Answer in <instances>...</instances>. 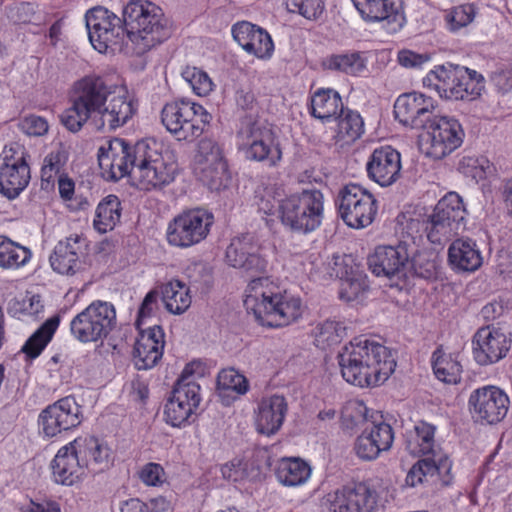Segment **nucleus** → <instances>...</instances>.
<instances>
[{
    "mask_svg": "<svg viewBox=\"0 0 512 512\" xmlns=\"http://www.w3.org/2000/svg\"><path fill=\"white\" fill-rule=\"evenodd\" d=\"M282 192L276 185H260L255 190L254 205L267 223L277 219L286 230L303 235L321 226L324 195L320 190L302 189L286 196Z\"/></svg>",
    "mask_w": 512,
    "mask_h": 512,
    "instance_id": "obj_1",
    "label": "nucleus"
},
{
    "mask_svg": "<svg viewBox=\"0 0 512 512\" xmlns=\"http://www.w3.org/2000/svg\"><path fill=\"white\" fill-rule=\"evenodd\" d=\"M243 304L255 322L267 329H281L295 324L302 319L305 311L299 295L281 289L267 276L248 282Z\"/></svg>",
    "mask_w": 512,
    "mask_h": 512,
    "instance_id": "obj_2",
    "label": "nucleus"
},
{
    "mask_svg": "<svg viewBox=\"0 0 512 512\" xmlns=\"http://www.w3.org/2000/svg\"><path fill=\"white\" fill-rule=\"evenodd\" d=\"M338 361L343 379L360 388L381 385L397 365L388 347L362 336L354 338L343 347Z\"/></svg>",
    "mask_w": 512,
    "mask_h": 512,
    "instance_id": "obj_3",
    "label": "nucleus"
},
{
    "mask_svg": "<svg viewBox=\"0 0 512 512\" xmlns=\"http://www.w3.org/2000/svg\"><path fill=\"white\" fill-rule=\"evenodd\" d=\"M127 49L141 56L168 39L171 28L163 10L150 1L131 0L123 9Z\"/></svg>",
    "mask_w": 512,
    "mask_h": 512,
    "instance_id": "obj_4",
    "label": "nucleus"
},
{
    "mask_svg": "<svg viewBox=\"0 0 512 512\" xmlns=\"http://www.w3.org/2000/svg\"><path fill=\"white\" fill-rule=\"evenodd\" d=\"M147 140L135 144L136 168L132 174L134 184L139 190H161L173 183L179 174V164L169 152L159 151Z\"/></svg>",
    "mask_w": 512,
    "mask_h": 512,
    "instance_id": "obj_5",
    "label": "nucleus"
},
{
    "mask_svg": "<svg viewBox=\"0 0 512 512\" xmlns=\"http://www.w3.org/2000/svg\"><path fill=\"white\" fill-rule=\"evenodd\" d=\"M423 83L441 98L473 101L484 90V77L475 70L459 65H439L427 73Z\"/></svg>",
    "mask_w": 512,
    "mask_h": 512,
    "instance_id": "obj_6",
    "label": "nucleus"
},
{
    "mask_svg": "<svg viewBox=\"0 0 512 512\" xmlns=\"http://www.w3.org/2000/svg\"><path fill=\"white\" fill-rule=\"evenodd\" d=\"M395 119L410 128H461L459 121L440 110L436 101L420 92L399 95L394 103Z\"/></svg>",
    "mask_w": 512,
    "mask_h": 512,
    "instance_id": "obj_7",
    "label": "nucleus"
},
{
    "mask_svg": "<svg viewBox=\"0 0 512 512\" xmlns=\"http://www.w3.org/2000/svg\"><path fill=\"white\" fill-rule=\"evenodd\" d=\"M319 507L321 512H378L383 501L371 481H352L327 492Z\"/></svg>",
    "mask_w": 512,
    "mask_h": 512,
    "instance_id": "obj_8",
    "label": "nucleus"
},
{
    "mask_svg": "<svg viewBox=\"0 0 512 512\" xmlns=\"http://www.w3.org/2000/svg\"><path fill=\"white\" fill-rule=\"evenodd\" d=\"M116 326L115 306L108 301L94 300L71 319L69 331L79 343H102Z\"/></svg>",
    "mask_w": 512,
    "mask_h": 512,
    "instance_id": "obj_9",
    "label": "nucleus"
},
{
    "mask_svg": "<svg viewBox=\"0 0 512 512\" xmlns=\"http://www.w3.org/2000/svg\"><path fill=\"white\" fill-rule=\"evenodd\" d=\"M72 107L61 115L65 128H81L94 112L101 113L110 91L103 78L89 75L74 84Z\"/></svg>",
    "mask_w": 512,
    "mask_h": 512,
    "instance_id": "obj_10",
    "label": "nucleus"
},
{
    "mask_svg": "<svg viewBox=\"0 0 512 512\" xmlns=\"http://www.w3.org/2000/svg\"><path fill=\"white\" fill-rule=\"evenodd\" d=\"M214 215L195 207L181 211L167 224L165 239L169 246L188 249L204 241L214 224Z\"/></svg>",
    "mask_w": 512,
    "mask_h": 512,
    "instance_id": "obj_11",
    "label": "nucleus"
},
{
    "mask_svg": "<svg viewBox=\"0 0 512 512\" xmlns=\"http://www.w3.org/2000/svg\"><path fill=\"white\" fill-rule=\"evenodd\" d=\"M199 365L200 363L193 361L184 367L171 397L165 404V420L173 427L189 424L199 407L201 387L194 380H189L195 372L194 367Z\"/></svg>",
    "mask_w": 512,
    "mask_h": 512,
    "instance_id": "obj_12",
    "label": "nucleus"
},
{
    "mask_svg": "<svg viewBox=\"0 0 512 512\" xmlns=\"http://www.w3.org/2000/svg\"><path fill=\"white\" fill-rule=\"evenodd\" d=\"M30 155L23 144L11 142L0 154V194L15 199L28 186L31 170Z\"/></svg>",
    "mask_w": 512,
    "mask_h": 512,
    "instance_id": "obj_13",
    "label": "nucleus"
},
{
    "mask_svg": "<svg viewBox=\"0 0 512 512\" xmlns=\"http://www.w3.org/2000/svg\"><path fill=\"white\" fill-rule=\"evenodd\" d=\"M343 222L355 229L369 226L375 219L378 205L374 195L359 184L345 185L336 201Z\"/></svg>",
    "mask_w": 512,
    "mask_h": 512,
    "instance_id": "obj_14",
    "label": "nucleus"
},
{
    "mask_svg": "<svg viewBox=\"0 0 512 512\" xmlns=\"http://www.w3.org/2000/svg\"><path fill=\"white\" fill-rule=\"evenodd\" d=\"M90 43L100 53L120 46L126 35L123 19L105 7L96 6L85 14Z\"/></svg>",
    "mask_w": 512,
    "mask_h": 512,
    "instance_id": "obj_15",
    "label": "nucleus"
},
{
    "mask_svg": "<svg viewBox=\"0 0 512 512\" xmlns=\"http://www.w3.org/2000/svg\"><path fill=\"white\" fill-rule=\"evenodd\" d=\"M466 209L462 198L456 192H449L437 203L430 217L428 240L433 244H442L458 234L464 226Z\"/></svg>",
    "mask_w": 512,
    "mask_h": 512,
    "instance_id": "obj_16",
    "label": "nucleus"
},
{
    "mask_svg": "<svg viewBox=\"0 0 512 512\" xmlns=\"http://www.w3.org/2000/svg\"><path fill=\"white\" fill-rule=\"evenodd\" d=\"M194 172L210 189L219 190L229 178L228 164L220 146L210 138L198 141L194 156Z\"/></svg>",
    "mask_w": 512,
    "mask_h": 512,
    "instance_id": "obj_17",
    "label": "nucleus"
},
{
    "mask_svg": "<svg viewBox=\"0 0 512 512\" xmlns=\"http://www.w3.org/2000/svg\"><path fill=\"white\" fill-rule=\"evenodd\" d=\"M510 407L509 396L493 385L479 387L471 392L468 408L473 420L481 424H497L507 415Z\"/></svg>",
    "mask_w": 512,
    "mask_h": 512,
    "instance_id": "obj_18",
    "label": "nucleus"
},
{
    "mask_svg": "<svg viewBox=\"0 0 512 512\" xmlns=\"http://www.w3.org/2000/svg\"><path fill=\"white\" fill-rule=\"evenodd\" d=\"M83 420L82 407L72 396L61 398L48 405L39 415L42 433L53 438L78 427Z\"/></svg>",
    "mask_w": 512,
    "mask_h": 512,
    "instance_id": "obj_19",
    "label": "nucleus"
},
{
    "mask_svg": "<svg viewBox=\"0 0 512 512\" xmlns=\"http://www.w3.org/2000/svg\"><path fill=\"white\" fill-rule=\"evenodd\" d=\"M135 145L131 146L123 139L115 138L107 147L98 151L101 176L108 181H118L131 175L136 168Z\"/></svg>",
    "mask_w": 512,
    "mask_h": 512,
    "instance_id": "obj_20",
    "label": "nucleus"
},
{
    "mask_svg": "<svg viewBox=\"0 0 512 512\" xmlns=\"http://www.w3.org/2000/svg\"><path fill=\"white\" fill-rule=\"evenodd\" d=\"M361 18L367 23H382L389 34L400 31L406 23L401 2L395 0H351Z\"/></svg>",
    "mask_w": 512,
    "mask_h": 512,
    "instance_id": "obj_21",
    "label": "nucleus"
},
{
    "mask_svg": "<svg viewBox=\"0 0 512 512\" xmlns=\"http://www.w3.org/2000/svg\"><path fill=\"white\" fill-rule=\"evenodd\" d=\"M512 339L500 328L486 326L478 329L473 338V355L480 365H489L506 357Z\"/></svg>",
    "mask_w": 512,
    "mask_h": 512,
    "instance_id": "obj_22",
    "label": "nucleus"
},
{
    "mask_svg": "<svg viewBox=\"0 0 512 512\" xmlns=\"http://www.w3.org/2000/svg\"><path fill=\"white\" fill-rule=\"evenodd\" d=\"M89 474L107 469L112 461V450L108 444L93 435H81L67 443Z\"/></svg>",
    "mask_w": 512,
    "mask_h": 512,
    "instance_id": "obj_23",
    "label": "nucleus"
},
{
    "mask_svg": "<svg viewBox=\"0 0 512 512\" xmlns=\"http://www.w3.org/2000/svg\"><path fill=\"white\" fill-rule=\"evenodd\" d=\"M409 243L399 240L397 245H379L367 258L369 270L377 277L391 278L402 272L409 260Z\"/></svg>",
    "mask_w": 512,
    "mask_h": 512,
    "instance_id": "obj_24",
    "label": "nucleus"
},
{
    "mask_svg": "<svg viewBox=\"0 0 512 512\" xmlns=\"http://www.w3.org/2000/svg\"><path fill=\"white\" fill-rule=\"evenodd\" d=\"M395 434L392 426L384 421L372 422L354 442V451L363 461H373L381 453L389 451L394 442Z\"/></svg>",
    "mask_w": 512,
    "mask_h": 512,
    "instance_id": "obj_25",
    "label": "nucleus"
},
{
    "mask_svg": "<svg viewBox=\"0 0 512 512\" xmlns=\"http://www.w3.org/2000/svg\"><path fill=\"white\" fill-rule=\"evenodd\" d=\"M239 140L247 139V142H239V147L246 150L247 158L257 161H267L270 166H275L282 158L280 144L273 130H239Z\"/></svg>",
    "mask_w": 512,
    "mask_h": 512,
    "instance_id": "obj_26",
    "label": "nucleus"
},
{
    "mask_svg": "<svg viewBox=\"0 0 512 512\" xmlns=\"http://www.w3.org/2000/svg\"><path fill=\"white\" fill-rule=\"evenodd\" d=\"M133 357L138 370L153 368L162 358L165 346V334L160 325L153 324L137 328Z\"/></svg>",
    "mask_w": 512,
    "mask_h": 512,
    "instance_id": "obj_27",
    "label": "nucleus"
},
{
    "mask_svg": "<svg viewBox=\"0 0 512 512\" xmlns=\"http://www.w3.org/2000/svg\"><path fill=\"white\" fill-rule=\"evenodd\" d=\"M401 154L390 145L375 148L366 164L369 179L380 185L388 187L400 178Z\"/></svg>",
    "mask_w": 512,
    "mask_h": 512,
    "instance_id": "obj_28",
    "label": "nucleus"
},
{
    "mask_svg": "<svg viewBox=\"0 0 512 512\" xmlns=\"http://www.w3.org/2000/svg\"><path fill=\"white\" fill-rule=\"evenodd\" d=\"M234 40L250 55L268 60L274 53V42L269 32L249 21H240L231 28Z\"/></svg>",
    "mask_w": 512,
    "mask_h": 512,
    "instance_id": "obj_29",
    "label": "nucleus"
},
{
    "mask_svg": "<svg viewBox=\"0 0 512 512\" xmlns=\"http://www.w3.org/2000/svg\"><path fill=\"white\" fill-rule=\"evenodd\" d=\"M161 120L165 128L175 125L184 128H199L201 125H209L212 115L201 104L180 99L167 103L161 112Z\"/></svg>",
    "mask_w": 512,
    "mask_h": 512,
    "instance_id": "obj_30",
    "label": "nucleus"
},
{
    "mask_svg": "<svg viewBox=\"0 0 512 512\" xmlns=\"http://www.w3.org/2000/svg\"><path fill=\"white\" fill-rule=\"evenodd\" d=\"M226 263L247 273H263L267 261L258 253V247L250 235H242L231 240L225 252Z\"/></svg>",
    "mask_w": 512,
    "mask_h": 512,
    "instance_id": "obj_31",
    "label": "nucleus"
},
{
    "mask_svg": "<svg viewBox=\"0 0 512 512\" xmlns=\"http://www.w3.org/2000/svg\"><path fill=\"white\" fill-rule=\"evenodd\" d=\"M51 480L61 486H80L90 475L68 444L62 446L50 463Z\"/></svg>",
    "mask_w": 512,
    "mask_h": 512,
    "instance_id": "obj_32",
    "label": "nucleus"
},
{
    "mask_svg": "<svg viewBox=\"0 0 512 512\" xmlns=\"http://www.w3.org/2000/svg\"><path fill=\"white\" fill-rule=\"evenodd\" d=\"M465 130H422L418 135V147L427 157L440 160L459 148L465 138Z\"/></svg>",
    "mask_w": 512,
    "mask_h": 512,
    "instance_id": "obj_33",
    "label": "nucleus"
},
{
    "mask_svg": "<svg viewBox=\"0 0 512 512\" xmlns=\"http://www.w3.org/2000/svg\"><path fill=\"white\" fill-rule=\"evenodd\" d=\"M287 411L288 404L284 396L272 395L263 398L255 418L257 431L267 436L277 433L283 425Z\"/></svg>",
    "mask_w": 512,
    "mask_h": 512,
    "instance_id": "obj_34",
    "label": "nucleus"
},
{
    "mask_svg": "<svg viewBox=\"0 0 512 512\" xmlns=\"http://www.w3.org/2000/svg\"><path fill=\"white\" fill-rule=\"evenodd\" d=\"M448 261L453 269L474 272L481 267L483 257L476 241L457 238L449 246Z\"/></svg>",
    "mask_w": 512,
    "mask_h": 512,
    "instance_id": "obj_35",
    "label": "nucleus"
},
{
    "mask_svg": "<svg viewBox=\"0 0 512 512\" xmlns=\"http://www.w3.org/2000/svg\"><path fill=\"white\" fill-rule=\"evenodd\" d=\"M82 242L83 239L78 235L59 241L50 256L52 269L63 275L74 274L78 267L79 255L82 253Z\"/></svg>",
    "mask_w": 512,
    "mask_h": 512,
    "instance_id": "obj_36",
    "label": "nucleus"
},
{
    "mask_svg": "<svg viewBox=\"0 0 512 512\" xmlns=\"http://www.w3.org/2000/svg\"><path fill=\"white\" fill-rule=\"evenodd\" d=\"M342 108V98L335 89L319 88L311 95L310 113L322 123L336 121Z\"/></svg>",
    "mask_w": 512,
    "mask_h": 512,
    "instance_id": "obj_37",
    "label": "nucleus"
},
{
    "mask_svg": "<svg viewBox=\"0 0 512 512\" xmlns=\"http://www.w3.org/2000/svg\"><path fill=\"white\" fill-rule=\"evenodd\" d=\"M61 323L60 314H55L46 319L40 327L26 340L21 351L27 358L33 360L41 355L52 341Z\"/></svg>",
    "mask_w": 512,
    "mask_h": 512,
    "instance_id": "obj_38",
    "label": "nucleus"
},
{
    "mask_svg": "<svg viewBox=\"0 0 512 512\" xmlns=\"http://www.w3.org/2000/svg\"><path fill=\"white\" fill-rule=\"evenodd\" d=\"M435 427L427 422L420 421L406 436V449L415 456H434L435 454Z\"/></svg>",
    "mask_w": 512,
    "mask_h": 512,
    "instance_id": "obj_39",
    "label": "nucleus"
},
{
    "mask_svg": "<svg viewBox=\"0 0 512 512\" xmlns=\"http://www.w3.org/2000/svg\"><path fill=\"white\" fill-rule=\"evenodd\" d=\"M121 212L122 206L118 196L110 194L104 197L96 207L94 229L101 234L112 231L120 222Z\"/></svg>",
    "mask_w": 512,
    "mask_h": 512,
    "instance_id": "obj_40",
    "label": "nucleus"
},
{
    "mask_svg": "<svg viewBox=\"0 0 512 512\" xmlns=\"http://www.w3.org/2000/svg\"><path fill=\"white\" fill-rule=\"evenodd\" d=\"M32 255L30 248L0 235V268L18 270L31 261Z\"/></svg>",
    "mask_w": 512,
    "mask_h": 512,
    "instance_id": "obj_41",
    "label": "nucleus"
},
{
    "mask_svg": "<svg viewBox=\"0 0 512 512\" xmlns=\"http://www.w3.org/2000/svg\"><path fill=\"white\" fill-rule=\"evenodd\" d=\"M310 475V466L300 458H282L275 469L277 480L285 486H300Z\"/></svg>",
    "mask_w": 512,
    "mask_h": 512,
    "instance_id": "obj_42",
    "label": "nucleus"
},
{
    "mask_svg": "<svg viewBox=\"0 0 512 512\" xmlns=\"http://www.w3.org/2000/svg\"><path fill=\"white\" fill-rule=\"evenodd\" d=\"M436 378L442 382L455 384L460 380L462 366L453 353H446L442 346L436 348L431 357Z\"/></svg>",
    "mask_w": 512,
    "mask_h": 512,
    "instance_id": "obj_43",
    "label": "nucleus"
},
{
    "mask_svg": "<svg viewBox=\"0 0 512 512\" xmlns=\"http://www.w3.org/2000/svg\"><path fill=\"white\" fill-rule=\"evenodd\" d=\"M135 111L132 101L125 95L113 96L109 105L100 113L102 124L99 128H103L106 123L109 128H119L127 123Z\"/></svg>",
    "mask_w": 512,
    "mask_h": 512,
    "instance_id": "obj_44",
    "label": "nucleus"
},
{
    "mask_svg": "<svg viewBox=\"0 0 512 512\" xmlns=\"http://www.w3.org/2000/svg\"><path fill=\"white\" fill-rule=\"evenodd\" d=\"M162 300L173 314L184 313L191 305L189 288L179 280H172L162 287Z\"/></svg>",
    "mask_w": 512,
    "mask_h": 512,
    "instance_id": "obj_45",
    "label": "nucleus"
},
{
    "mask_svg": "<svg viewBox=\"0 0 512 512\" xmlns=\"http://www.w3.org/2000/svg\"><path fill=\"white\" fill-rule=\"evenodd\" d=\"M322 66L351 76H359L366 70V62L359 52L332 54L322 61Z\"/></svg>",
    "mask_w": 512,
    "mask_h": 512,
    "instance_id": "obj_46",
    "label": "nucleus"
},
{
    "mask_svg": "<svg viewBox=\"0 0 512 512\" xmlns=\"http://www.w3.org/2000/svg\"><path fill=\"white\" fill-rule=\"evenodd\" d=\"M68 156L63 150L51 151L46 155L41 167V188L51 190L55 187L56 180L65 173V165Z\"/></svg>",
    "mask_w": 512,
    "mask_h": 512,
    "instance_id": "obj_47",
    "label": "nucleus"
},
{
    "mask_svg": "<svg viewBox=\"0 0 512 512\" xmlns=\"http://www.w3.org/2000/svg\"><path fill=\"white\" fill-rule=\"evenodd\" d=\"M457 170L476 182L485 180L496 172L494 164L484 155L463 156L458 162Z\"/></svg>",
    "mask_w": 512,
    "mask_h": 512,
    "instance_id": "obj_48",
    "label": "nucleus"
},
{
    "mask_svg": "<svg viewBox=\"0 0 512 512\" xmlns=\"http://www.w3.org/2000/svg\"><path fill=\"white\" fill-rule=\"evenodd\" d=\"M181 76L192 92L199 97L209 96L216 87L209 74L196 66H185L181 71Z\"/></svg>",
    "mask_w": 512,
    "mask_h": 512,
    "instance_id": "obj_49",
    "label": "nucleus"
},
{
    "mask_svg": "<svg viewBox=\"0 0 512 512\" xmlns=\"http://www.w3.org/2000/svg\"><path fill=\"white\" fill-rule=\"evenodd\" d=\"M345 334L346 328L341 322L326 320L319 323L315 328V345L321 349H326L340 343Z\"/></svg>",
    "mask_w": 512,
    "mask_h": 512,
    "instance_id": "obj_50",
    "label": "nucleus"
},
{
    "mask_svg": "<svg viewBox=\"0 0 512 512\" xmlns=\"http://www.w3.org/2000/svg\"><path fill=\"white\" fill-rule=\"evenodd\" d=\"M397 222L399 226L397 233L401 235L400 240L408 241L409 251H412V245H416L418 241L422 240L424 231L428 234V228L430 227V221L425 225L423 221L408 217L404 213L397 217Z\"/></svg>",
    "mask_w": 512,
    "mask_h": 512,
    "instance_id": "obj_51",
    "label": "nucleus"
},
{
    "mask_svg": "<svg viewBox=\"0 0 512 512\" xmlns=\"http://www.w3.org/2000/svg\"><path fill=\"white\" fill-rule=\"evenodd\" d=\"M369 419V409L363 400H349L342 411L341 424L347 430H352Z\"/></svg>",
    "mask_w": 512,
    "mask_h": 512,
    "instance_id": "obj_52",
    "label": "nucleus"
},
{
    "mask_svg": "<svg viewBox=\"0 0 512 512\" xmlns=\"http://www.w3.org/2000/svg\"><path fill=\"white\" fill-rule=\"evenodd\" d=\"M438 471L439 468L432 457L420 459L408 471L405 479L406 485L415 487L423 484L429 477L437 475Z\"/></svg>",
    "mask_w": 512,
    "mask_h": 512,
    "instance_id": "obj_53",
    "label": "nucleus"
},
{
    "mask_svg": "<svg viewBox=\"0 0 512 512\" xmlns=\"http://www.w3.org/2000/svg\"><path fill=\"white\" fill-rule=\"evenodd\" d=\"M284 4L290 13H297L310 21L318 20L325 10L323 0H284Z\"/></svg>",
    "mask_w": 512,
    "mask_h": 512,
    "instance_id": "obj_54",
    "label": "nucleus"
},
{
    "mask_svg": "<svg viewBox=\"0 0 512 512\" xmlns=\"http://www.w3.org/2000/svg\"><path fill=\"white\" fill-rule=\"evenodd\" d=\"M218 388L233 391L237 395L245 394L249 389L248 380L234 368L222 369L217 377Z\"/></svg>",
    "mask_w": 512,
    "mask_h": 512,
    "instance_id": "obj_55",
    "label": "nucleus"
},
{
    "mask_svg": "<svg viewBox=\"0 0 512 512\" xmlns=\"http://www.w3.org/2000/svg\"><path fill=\"white\" fill-rule=\"evenodd\" d=\"M476 9L472 4L454 7L446 16L448 29L456 32L469 25L475 18Z\"/></svg>",
    "mask_w": 512,
    "mask_h": 512,
    "instance_id": "obj_56",
    "label": "nucleus"
},
{
    "mask_svg": "<svg viewBox=\"0 0 512 512\" xmlns=\"http://www.w3.org/2000/svg\"><path fill=\"white\" fill-rule=\"evenodd\" d=\"M368 288L367 275L360 274L341 282L339 297L347 302L358 299Z\"/></svg>",
    "mask_w": 512,
    "mask_h": 512,
    "instance_id": "obj_57",
    "label": "nucleus"
},
{
    "mask_svg": "<svg viewBox=\"0 0 512 512\" xmlns=\"http://www.w3.org/2000/svg\"><path fill=\"white\" fill-rule=\"evenodd\" d=\"M333 270L336 277H338L341 282L356 276L359 277L360 274L365 273L362 266L352 255H344L340 258H336Z\"/></svg>",
    "mask_w": 512,
    "mask_h": 512,
    "instance_id": "obj_58",
    "label": "nucleus"
},
{
    "mask_svg": "<svg viewBox=\"0 0 512 512\" xmlns=\"http://www.w3.org/2000/svg\"><path fill=\"white\" fill-rule=\"evenodd\" d=\"M158 308V292L155 290L149 291L144 297L135 322L137 328L145 327L147 320H149Z\"/></svg>",
    "mask_w": 512,
    "mask_h": 512,
    "instance_id": "obj_59",
    "label": "nucleus"
},
{
    "mask_svg": "<svg viewBox=\"0 0 512 512\" xmlns=\"http://www.w3.org/2000/svg\"><path fill=\"white\" fill-rule=\"evenodd\" d=\"M139 478L147 486H160L165 481V471L160 464L149 462L140 469Z\"/></svg>",
    "mask_w": 512,
    "mask_h": 512,
    "instance_id": "obj_60",
    "label": "nucleus"
},
{
    "mask_svg": "<svg viewBox=\"0 0 512 512\" xmlns=\"http://www.w3.org/2000/svg\"><path fill=\"white\" fill-rule=\"evenodd\" d=\"M338 128H364V120L357 110L344 107L340 110L337 120Z\"/></svg>",
    "mask_w": 512,
    "mask_h": 512,
    "instance_id": "obj_61",
    "label": "nucleus"
},
{
    "mask_svg": "<svg viewBox=\"0 0 512 512\" xmlns=\"http://www.w3.org/2000/svg\"><path fill=\"white\" fill-rule=\"evenodd\" d=\"M23 512H61V505L51 498L30 499Z\"/></svg>",
    "mask_w": 512,
    "mask_h": 512,
    "instance_id": "obj_62",
    "label": "nucleus"
},
{
    "mask_svg": "<svg viewBox=\"0 0 512 512\" xmlns=\"http://www.w3.org/2000/svg\"><path fill=\"white\" fill-rule=\"evenodd\" d=\"M491 83L503 94L512 91V67L495 71L491 75Z\"/></svg>",
    "mask_w": 512,
    "mask_h": 512,
    "instance_id": "obj_63",
    "label": "nucleus"
},
{
    "mask_svg": "<svg viewBox=\"0 0 512 512\" xmlns=\"http://www.w3.org/2000/svg\"><path fill=\"white\" fill-rule=\"evenodd\" d=\"M427 60H428L427 56L418 54L411 50H402L398 53L399 64L406 68L420 67Z\"/></svg>",
    "mask_w": 512,
    "mask_h": 512,
    "instance_id": "obj_64",
    "label": "nucleus"
}]
</instances>
